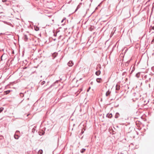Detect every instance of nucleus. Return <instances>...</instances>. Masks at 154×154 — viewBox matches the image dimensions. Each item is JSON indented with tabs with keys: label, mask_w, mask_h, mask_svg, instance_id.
Wrapping results in <instances>:
<instances>
[{
	"label": "nucleus",
	"mask_w": 154,
	"mask_h": 154,
	"mask_svg": "<svg viewBox=\"0 0 154 154\" xmlns=\"http://www.w3.org/2000/svg\"><path fill=\"white\" fill-rule=\"evenodd\" d=\"M119 113L117 112L115 114V118H117L119 117Z\"/></svg>",
	"instance_id": "nucleus-9"
},
{
	"label": "nucleus",
	"mask_w": 154,
	"mask_h": 154,
	"mask_svg": "<svg viewBox=\"0 0 154 154\" xmlns=\"http://www.w3.org/2000/svg\"><path fill=\"white\" fill-rule=\"evenodd\" d=\"M5 56H6V55L5 54H3L2 56L1 57V60H2V58L3 57H5Z\"/></svg>",
	"instance_id": "nucleus-13"
},
{
	"label": "nucleus",
	"mask_w": 154,
	"mask_h": 154,
	"mask_svg": "<svg viewBox=\"0 0 154 154\" xmlns=\"http://www.w3.org/2000/svg\"><path fill=\"white\" fill-rule=\"evenodd\" d=\"M45 83V82L44 81H43V82H42L41 84L42 85H44Z\"/></svg>",
	"instance_id": "nucleus-16"
},
{
	"label": "nucleus",
	"mask_w": 154,
	"mask_h": 154,
	"mask_svg": "<svg viewBox=\"0 0 154 154\" xmlns=\"http://www.w3.org/2000/svg\"><path fill=\"white\" fill-rule=\"evenodd\" d=\"M43 150L42 149H40L38 152V154H42Z\"/></svg>",
	"instance_id": "nucleus-10"
},
{
	"label": "nucleus",
	"mask_w": 154,
	"mask_h": 154,
	"mask_svg": "<svg viewBox=\"0 0 154 154\" xmlns=\"http://www.w3.org/2000/svg\"><path fill=\"white\" fill-rule=\"evenodd\" d=\"M120 86L119 85H116V90L118 91L120 89Z\"/></svg>",
	"instance_id": "nucleus-4"
},
{
	"label": "nucleus",
	"mask_w": 154,
	"mask_h": 154,
	"mask_svg": "<svg viewBox=\"0 0 154 154\" xmlns=\"http://www.w3.org/2000/svg\"><path fill=\"white\" fill-rule=\"evenodd\" d=\"M96 81L98 83H100L102 81V79L101 78H97L96 79Z\"/></svg>",
	"instance_id": "nucleus-6"
},
{
	"label": "nucleus",
	"mask_w": 154,
	"mask_h": 154,
	"mask_svg": "<svg viewBox=\"0 0 154 154\" xmlns=\"http://www.w3.org/2000/svg\"><path fill=\"white\" fill-rule=\"evenodd\" d=\"M85 149L83 148L81 150L80 152L81 153H83L85 151Z\"/></svg>",
	"instance_id": "nucleus-12"
},
{
	"label": "nucleus",
	"mask_w": 154,
	"mask_h": 154,
	"mask_svg": "<svg viewBox=\"0 0 154 154\" xmlns=\"http://www.w3.org/2000/svg\"><path fill=\"white\" fill-rule=\"evenodd\" d=\"M65 20H66V18H64L63 19V20H62V21H61V22L62 23H63V22H64V21Z\"/></svg>",
	"instance_id": "nucleus-17"
},
{
	"label": "nucleus",
	"mask_w": 154,
	"mask_h": 154,
	"mask_svg": "<svg viewBox=\"0 0 154 154\" xmlns=\"http://www.w3.org/2000/svg\"><path fill=\"white\" fill-rule=\"evenodd\" d=\"M28 37L26 35H25L24 36V39L25 41H26L28 39Z\"/></svg>",
	"instance_id": "nucleus-11"
},
{
	"label": "nucleus",
	"mask_w": 154,
	"mask_h": 154,
	"mask_svg": "<svg viewBox=\"0 0 154 154\" xmlns=\"http://www.w3.org/2000/svg\"><path fill=\"white\" fill-rule=\"evenodd\" d=\"M19 132V131H16L15 134H17V133H18Z\"/></svg>",
	"instance_id": "nucleus-20"
},
{
	"label": "nucleus",
	"mask_w": 154,
	"mask_h": 154,
	"mask_svg": "<svg viewBox=\"0 0 154 154\" xmlns=\"http://www.w3.org/2000/svg\"><path fill=\"white\" fill-rule=\"evenodd\" d=\"M106 116L109 118H110L112 117V115L111 113L107 114Z\"/></svg>",
	"instance_id": "nucleus-5"
},
{
	"label": "nucleus",
	"mask_w": 154,
	"mask_h": 154,
	"mask_svg": "<svg viewBox=\"0 0 154 154\" xmlns=\"http://www.w3.org/2000/svg\"><path fill=\"white\" fill-rule=\"evenodd\" d=\"M90 88H91V87H89V88H88V90L87 91V92H88V91H89V90L90 89Z\"/></svg>",
	"instance_id": "nucleus-19"
},
{
	"label": "nucleus",
	"mask_w": 154,
	"mask_h": 154,
	"mask_svg": "<svg viewBox=\"0 0 154 154\" xmlns=\"http://www.w3.org/2000/svg\"><path fill=\"white\" fill-rule=\"evenodd\" d=\"M14 138L16 139H18L19 137V136L18 135L16 134H14Z\"/></svg>",
	"instance_id": "nucleus-7"
},
{
	"label": "nucleus",
	"mask_w": 154,
	"mask_h": 154,
	"mask_svg": "<svg viewBox=\"0 0 154 154\" xmlns=\"http://www.w3.org/2000/svg\"><path fill=\"white\" fill-rule=\"evenodd\" d=\"M100 74V70L96 72L95 74L97 75H99Z\"/></svg>",
	"instance_id": "nucleus-8"
},
{
	"label": "nucleus",
	"mask_w": 154,
	"mask_h": 154,
	"mask_svg": "<svg viewBox=\"0 0 154 154\" xmlns=\"http://www.w3.org/2000/svg\"><path fill=\"white\" fill-rule=\"evenodd\" d=\"M111 93V91L109 90L106 93V97L109 96L110 95V94Z\"/></svg>",
	"instance_id": "nucleus-1"
},
{
	"label": "nucleus",
	"mask_w": 154,
	"mask_h": 154,
	"mask_svg": "<svg viewBox=\"0 0 154 154\" xmlns=\"http://www.w3.org/2000/svg\"><path fill=\"white\" fill-rule=\"evenodd\" d=\"M138 128H136L137 129H138L139 130H140L141 129V128L140 127V126H137Z\"/></svg>",
	"instance_id": "nucleus-15"
},
{
	"label": "nucleus",
	"mask_w": 154,
	"mask_h": 154,
	"mask_svg": "<svg viewBox=\"0 0 154 154\" xmlns=\"http://www.w3.org/2000/svg\"><path fill=\"white\" fill-rule=\"evenodd\" d=\"M36 129V127L35 126L32 129V132L33 133H35V131L37 132V130Z\"/></svg>",
	"instance_id": "nucleus-3"
},
{
	"label": "nucleus",
	"mask_w": 154,
	"mask_h": 154,
	"mask_svg": "<svg viewBox=\"0 0 154 154\" xmlns=\"http://www.w3.org/2000/svg\"><path fill=\"white\" fill-rule=\"evenodd\" d=\"M69 66H72L73 65V63L72 61H70L68 63Z\"/></svg>",
	"instance_id": "nucleus-2"
},
{
	"label": "nucleus",
	"mask_w": 154,
	"mask_h": 154,
	"mask_svg": "<svg viewBox=\"0 0 154 154\" xmlns=\"http://www.w3.org/2000/svg\"><path fill=\"white\" fill-rule=\"evenodd\" d=\"M117 128H118V126H117V125H116V126H115Z\"/></svg>",
	"instance_id": "nucleus-21"
},
{
	"label": "nucleus",
	"mask_w": 154,
	"mask_h": 154,
	"mask_svg": "<svg viewBox=\"0 0 154 154\" xmlns=\"http://www.w3.org/2000/svg\"><path fill=\"white\" fill-rule=\"evenodd\" d=\"M4 108L3 107L0 108V113H1L3 110Z\"/></svg>",
	"instance_id": "nucleus-14"
},
{
	"label": "nucleus",
	"mask_w": 154,
	"mask_h": 154,
	"mask_svg": "<svg viewBox=\"0 0 154 154\" xmlns=\"http://www.w3.org/2000/svg\"><path fill=\"white\" fill-rule=\"evenodd\" d=\"M65 22H66V21H65V22H64V23H65Z\"/></svg>",
	"instance_id": "nucleus-22"
},
{
	"label": "nucleus",
	"mask_w": 154,
	"mask_h": 154,
	"mask_svg": "<svg viewBox=\"0 0 154 154\" xmlns=\"http://www.w3.org/2000/svg\"><path fill=\"white\" fill-rule=\"evenodd\" d=\"M84 132V131H83V130H82V132L80 134H83Z\"/></svg>",
	"instance_id": "nucleus-18"
}]
</instances>
